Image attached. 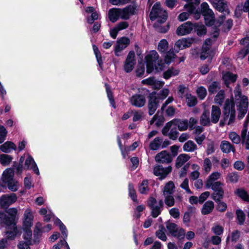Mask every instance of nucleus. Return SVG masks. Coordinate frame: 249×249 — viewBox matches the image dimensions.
<instances>
[{
    "label": "nucleus",
    "mask_w": 249,
    "mask_h": 249,
    "mask_svg": "<svg viewBox=\"0 0 249 249\" xmlns=\"http://www.w3.org/2000/svg\"><path fill=\"white\" fill-rule=\"evenodd\" d=\"M128 192L129 196L133 201L135 203H138L136 192L133 185L131 183H129L128 184Z\"/></svg>",
    "instance_id": "nucleus-35"
},
{
    "label": "nucleus",
    "mask_w": 249,
    "mask_h": 249,
    "mask_svg": "<svg viewBox=\"0 0 249 249\" xmlns=\"http://www.w3.org/2000/svg\"><path fill=\"white\" fill-rule=\"evenodd\" d=\"M249 53V48H244L241 50L237 54V58L238 59H243Z\"/></svg>",
    "instance_id": "nucleus-58"
},
{
    "label": "nucleus",
    "mask_w": 249,
    "mask_h": 249,
    "mask_svg": "<svg viewBox=\"0 0 249 249\" xmlns=\"http://www.w3.org/2000/svg\"><path fill=\"white\" fill-rule=\"evenodd\" d=\"M209 196H210V193L208 191H206V192H205L202 193L199 196V198H198L199 203L200 204H202L206 200V199L209 197Z\"/></svg>",
    "instance_id": "nucleus-63"
},
{
    "label": "nucleus",
    "mask_w": 249,
    "mask_h": 249,
    "mask_svg": "<svg viewBox=\"0 0 249 249\" xmlns=\"http://www.w3.org/2000/svg\"><path fill=\"white\" fill-rule=\"evenodd\" d=\"M159 57L157 52L155 50H152L145 56V62L146 63H155Z\"/></svg>",
    "instance_id": "nucleus-26"
},
{
    "label": "nucleus",
    "mask_w": 249,
    "mask_h": 249,
    "mask_svg": "<svg viewBox=\"0 0 249 249\" xmlns=\"http://www.w3.org/2000/svg\"><path fill=\"white\" fill-rule=\"evenodd\" d=\"M41 224L38 223L36 226L35 229L34 231V239L33 242L35 244H38L40 242V238L42 236V233L43 232L40 229Z\"/></svg>",
    "instance_id": "nucleus-20"
},
{
    "label": "nucleus",
    "mask_w": 249,
    "mask_h": 249,
    "mask_svg": "<svg viewBox=\"0 0 249 249\" xmlns=\"http://www.w3.org/2000/svg\"><path fill=\"white\" fill-rule=\"evenodd\" d=\"M238 223L240 225L243 224L245 220V214L240 210H237L236 212Z\"/></svg>",
    "instance_id": "nucleus-49"
},
{
    "label": "nucleus",
    "mask_w": 249,
    "mask_h": 249,
    "mask_svg": "<svg viewBox=\"0 0 249 249\" xmlns=\"http://www.w3.org/2000/svg\"><path fill=\"white\" fill-rule=\"evenodd\" d=\"M130 102L133 106L138 107H141L145 105L146 100L144 95L135 94L131 97Z\"/></svg>",
    "instance_id": "nucleus-12"
},
{
    "label": "nucleus",
    "mask_w": 249,
    "mask_h": 249,
    "mask_svg": "<svg viewBox=\"0 0 249 249\" xmlns=\"http://www.w3.org/2000/svg\"><path fill=\"white\" fill-rule=\"evenodd\" d=\"M151 210V215L153 218L157 217L160 214L161 210L159 207L156 206L150 208Z\"/></svg>",
    "instance_id": "nucleus-57"
},
{
    "label": "nucleus",
    "mask_w": 249,
    "mask_h": 249,
    "mask_svg": "<svg viewBox=\"0 0 249 249\" xmlns=\"http://www.w3.org/2000/svg\"><path fill=\"white\" fill-rule=\"evenodd\" d=\"M14 170L9 168L4 171L1 178L2 182L4 183L7 181H12L14 179Z\"/></svg>",
    "instance_id": "nucleus-17"
},
{
    "label": "nucleus",
    "mask_w": 249,
    "mask_h": 249,
    "mask_svg": "<svg viewBox=\"0 0 249 249\" xmlns=\"http://www.w3.org/2000/svg\"><path fill=\"white\" fill-rule=\"evenodd\" d=\"M17 196L15 194H12L11 195L5 197L4 200L5 204H12L16 202Z\"/></svg>",
    "instance_id": "nucleus-53"
},
{
    "label": "nucleus",
    "mask_w": 249,
    "mask_h": 249,
    "mask_svg": "<svg viewBox=\"0 0 249 249\" xmlns=\"http://www.w3.org/2000/svg\"><path fill=\"white\" fill-rule=\"evenodd\" d=\"M190 158L189 155L186 154H180L176 160V167L177 168L181 167Z\"/></svg>",
    "instance_id": "nucleus-21"
},
{
    "label": "nucleus",
    "mask_w": 249,
    "mask_h": 249,
    "mask_svg": "<svg viewBox=\"0 0 249 249\" xmlns=\"http://www.w3.org/2000/svg\"><path fill=\"white\" fill-rule=\"evenodd\" d=\"M149 190L147 180H143L139 186V191L141 194H146Z\"/></svg>",
    "instance_id": "nucleus-47"
},
{
    "label": "nucleus",
    "mask_w": 249,
    "mask_h": 249,
    "mask_svg": "<svg viewBox=\"0 0 249 249\" xmlns=\"http://www.w3.org/2000/svg\"><path fill=\"white\" fill-rule=\"evenodd\" d=\"M195 39L193 38H182L181 39L178 40L175 43V46L178 49L177 51L178 52L179 50L188 48L191 46Z\"/></svg>",
    "instance_id": "nucleus-11"
},
{
    "label": "nucleus",
    "mask_w": 249,
    "mask_h": 249,
    "mask_svg": "<svg viewBox=\"0 0 249 249\" xmlns=\"http://www.w3.org/2000/svg\"><path fill=\"white\" fill-rule=\"evenodd\" d=\"M193 27H194V23L190 21H187L177 28L176 33L178 36L189 34L193 31Z\"/></svg>",
    "instance_id": "nucleus-8"
},
{
    "label": "nucleus",
    "mask_w": 249,
    "mask_h": 249,
    "mask_svg": "<svg viewBox=\"0 0 249 249\" xmlns=\"http://www.w3.org/2000/svg\"><path fill=\"white\" fill-rule=\"evenodd\" d=\"M165 228L163 225L159 226V229L156 231V236L163 241H166L167 240L166 235L164 232Z\"/></svg>",
    "instance_id": "nucleus-37"
},
{
    "label": "nucleus",
    "mask_w": 249,
    "mask_h": 249,
    "mask_svg": "<svg viewBox=\"0 0 249 249\" xmlns=\"http://www.w3.org/2000/svg\"><path fill=\"white\" fill-rule=\"evenodd\" d=\"M166 228L171 236L176 238L178 241H183L185 237V231L174 223L168 221L166 223Z\"/></svg>",
    "instance_id": "nucleus-3"
},
{
    "label": "nucleus",
    "mask_w": 249,
    "mask_h": 249,
    "mask_svg": "<svg viewBox=\"0 0 249 249\" xmlns=\"http://www.w3.org/2000/svg\"><path fill=\"white\" fill-rule=\"evenodd\" d=\"M7 131L3 125H0V144L2 143L6 139Z\"/></svg>",
    "instance_id": "nucleus-54"
},
{
    "label": "nucleus",
    "mask_w": 249,
    "mask_h": 249,
    "mask_svg": "<svg viewBox=\"0 0 249 249\" xmlns=\"http://www.w3.org/2000/svg\"><path fill=\"white\" fill-rule=\"evenodd\" d=\"M197 94L200 100H203L207 95L206 89L203 86H200L196 90Z\"/></svg>",
    "instance_id": "nucleus-52"
},
{
    "label": "nucleus",
    "mask_w": 249,
    "mask_h": 249,
    "mask_svg": "<svg viewBox=\"0 0 249 249\" xmlns=\"http://www.w3.org/2000/svg\"><path fill=\"white\" fill-rule=\"evenodd\" d=\"M201 12V15L204 16L209 13H213V11L209 8L208 4L206 2H203L201 4V8L199 9Z\"/></svg>",
    "instance_id": "nucleus-42"
},
{
    "label": "nucleus",
    "mask_w": 249,
    "mask_h": 249,
    "mask_svg": "<svg viewBox=\"0 0 249 249\" xmlns=\"http://www.w3.org/2000/svg\"><path fill=\"white\" fill-rule=\"evenodd\" d=\"M247 131L248 128H247V124H246L242 130L241 136L243 143L245 144L246 148L249 149V131L248 135H247Z\"/></svg>",
    "instance_id": "nucleus-25"
},
{
    "label": "nucleus",
    "mask_w": 249,
    "mask_h": 249,
    "mask_svg": "<svg viewBox=\"0 0 249 249\" xmlns=\"http://www.w3.org/2000/svg\"><path fill=\"white\" fill-rule=\"evenodd\" d=\"M237 78V75L230 71L222 72V80L227 87H229L231 83H234Z\"/></svg>",
    "instance_id": "nucleus-13"
},
{
    "label": "nucleus",
    "mask_w": 249,
    "mask_h": 249,
    "mask_svg": "<svg viewBox=\"0 0 249 249\" xmlns=\"http://www.w3.org/2000/svg\"><path fill=\"white\" fill-rule=\"evenodd\" d=\"M234 96L231 99H227L223 104V113L225 115L224 121L227 120L230 113L232 111L236 112L235 106L236 104L238 112L237 117L242 119L248 111L249 99L247 96L242 93L240 85L238 84L233 90Z\"/></svg>",
    "instance_id": "nucleus-1"
},
{
    "label": "nucleus",
    "mask_w": 249,
    "mask_h": 249,
    "mask_svg": "<svg viewBox=\"0 0 249 249\" xmlns=\"http://www.w3.org/2000/svg\"><path fill=\"white\" fill-rule=\"evenodd\" d=\"M172 170L171 166L164 168L161 165H157L153 168V174L155 176L159 177V179L161 180L164 179Z\"/></svg>",
    "instance_id": "nucleus-6"
},
{
    "label": "nucleus",
    "mask_w": 249,
    "mask_h": 249,
    "mask_svg": "<svg viewBox=\"0 0 249 249\" xmlns=\"http://www.w3.org/2000/svg\"><path fill=\"white\" fill-rule=\"evenodd\" d=\"M218 179V171L212 173L208 178L206 182V188L212 189L214 191L215 196H213V199L216 203H218V181H214Z\"/></svg>",
    "instance_id": "nucleus-4"
},
{
    "label": "nucleus",
    "mask_w": 249,
    "mask_h": 249,
    "mask_svg": "<svg viewBox=\"0 0 249 249\" xmlns=\"http://www.w3.org/2000/svg\"><path fill=\"white\" fill-rule=\"evenodd\" d=\"M18 181H15L14 179H13L12 181H7L3 184L4 185H1L2 186H5V184H7V187L9 190L13 192H16L18 189Z\"/></svg>",
    "instance_id": "nucleus-40"
},
{
    "label": "nucleus",
    "mask_w": 249,
    "mask_h": 249,
    "mask_svg": "<svg viewBox=\"0 0 249 249\" xmlns=\"http://www.w3.org/2000/svg\"><path fill=\"white\" fill-rule=\"evenodd\" d=\"M115 26L120 31L127 28L129 26V24L127 21H121L117 24Z\"/></svg>",
    "instance_id": "nucleus-61"
},
{
    "label": "nucleus",
    "mask_w": 249,
    "mask_h": 249,
    "mask_svg": "<svg viewBox=\"0 0 249 249\" xmlns=\"http://www.w3.org/2000/svg\"><path fill=\"white\" fill-rule=\"evenodd\" d=\"M92 48L98 65L100 68L102 69L103 61L102 60L101 53L96 45L93 44L92 45Z\"/></svg>",
    "instance_id": "nucleus-30"
},
{
    "label": "nucleus",
    "mask_w": 249,
    "mask_h": 249,
    "mask_svg": "<svg viewBox=\"0 0 249 249\" xmlns=\"http://www.w3.org/2000/svg\"><path fill=\"white\" fill-rule=\"evenodd\" d=\"M136 6L135 4L128 5L125 7L120 9L121 18L122 19H129L130 17L136 14Z\"/></svg>",
    "instance_id": "nucleus-10"
},
{
    "label": "nucleus",
    "mask_w": 249,
    "mask_h": 249,
    "mask_svg": "<svg viewBox=\"0 0 249 249\" xmlns=\"http://www.w3.org/2000/svg\"><path fill=\"white\" fill-rule=\"evenodd\" d=\"M0 224H4L8 226L15 225V220L4 213H0Z\"/></svg>",
    "instance_id": "nucleus-18"
},
{
    "label": "nucleus",
    "mask_w": 249,
    "mask_h": 249,
    "mask_svg": "<svg viewBox=\"0 0 249 249\" xmlns=\"http://www.w3.org/2000/svg\"><path fill=\"white\" fill-rule=\"evenodd\" d=\"M221 150L225 153H229L230 152H235L234 146L228 141H223L220 144Z\"/></svg>",
    "instance_id": "nucleus-22"
},
{
    "label": "nucleus",
    "mask_w": 249,
    "mask_h": 249,
    "mask_svg": "<svg viewBox=\"0 0 249 249\" xmlns=\"http://www.w3.org/2000/svg\"><path fill=\"white\" fill-rule=\"evenodd\" d=\"M204 18L205 23L207 26H212L214 23V15L213 13H209L203 16Z\"/></svg>",
    "instance_id": "nucleus-36"
},
{
    "label": "nucleus",
    "mask_w": 249,
    "mask_h": 249,
    "mask_svg": "<svg viewBox=\"0 0 249 249\" xmlns=\"http://www.w3.org/2000/svg\"><path fill=\"white\" fill-rule=\"evenodd\" d=\"M172 155L166 150H163L158 153L155 157V161L159 163H169L172 161Z\"/></svg>",
    "instance_id": "nucleus-9"
},
{
    "label": "nucleus",
    "mask_w": 249,
    "mask_h": 249,
    "mask_svg": "<svg viewBox=\"0 0 249 249\" xmlns=\"http://www.w3.org/2000/svg\"><path fill=\"white\" fill-rule=\"evenodd\" d=\"M7 213H8V215L11 217L13 219L15 220L16 216L17 214V210L15 208H12L9 209L7 211Z\"/></svg>",
    "instance_id": "nucleus-64"
},
{
    "label": "nucleus",
    "mask_w": 249,
    "mask_h": 249,
    "mask_svg": "<svg viewBox=\"0 0 249 249\" xmlns=\"http://www.w3.org/2000/svg\"><path fill=\"white\" fill-rule=\"evenodd\" d=\"M173 125L177 126L179 131H185L187 129L189 123L187 120H181L179 119H174L172 120Z\"/></svg>",
    "instance_id": "nucleus-15"
},
{
    "label": "nucleus",
    "mask_w": 249,
    "mask_h": 249,
    "mask_svg": "<svg viewBox=\"0 0 249 249\" xmlns=\"http://www.w3.org/2000/svg\"><path fill=\"white\" fill-rule=\"evenodd\" d=\"M168 48V43L166 39H161L158 47V51L161 53H165Z\"/></svg>",
    "instance_id": "nucleus-39"
},
{
    "label": "nucleus",
    "mask_w": 249,
    "mask_h": 249,
    "mask_svg": "<svg viewBox=\"0 0 249 249\" xmlns=\"http://www.w3.org/2000/svg\"><path fill=\"white\" fill-rule=\"evenodd\" d=\"M105 86L106 88L107 96L109 101L110 104L114 108H115L116 107L115 101L114 98L113 92L110 89V87L107 83H105Z\"/></svg>",
    "instance_id": "nucleus-28"
},
{
    "label": "nucleus",
    "mask_w": 249,
    "mask_h": 249,
    "mask_svg": "<svg viewBox=\"0 0 249 249\" xmlns=\"http://www.w3.org/2000/svg\"><path fill=\"white\" fill-rule=\"evenodd\" d=\"M197 147L195 143L189 140L184 143L183 146V149L186 152H193L195 150L197 149Z\"/></svg>",
    "instance_id": "nucleus-31"
},
{
    "label": "nucleus",
    "mask_w": 249,
    "mask_h": 249,
    "mask_svg": "<svg viewBox=\"0 0 249 249\" xmlns=\"http://www.w3.org/2000/svg\"><path fill=\"white\" fill-rule=\"evenodd\" d=\"M35 163H36L35 161L31 155H28L27 159L25 160L24 164V168L26 170L31 169V167H33Z\"/></svg>",
    "instance_id": "nucleus-44"
},
{
    "label": "nucleus",
    "mask_w": 249,
    "mask_h": 249,
    "mask_svg": "<svg viewBox=\"0 0 249 249\" xmlns=\"http://www.w3.org/2000/svg\"><path fill=\"white\" fill-rule=\"evenodd\" d=\"M235 194L242 199L249 201V196L247 192L243 189H238L235 191Z\"/></svg>",
    "instance_id": "nucleus-41"
},
{
    "label": "nucleus",
    "mask_w": 249,
    "mask_h": 249,
    "mask_svg": "<svg viewBox=\"0 0 249 249\" xmlns=\"http://www.w3.org/2000/svg\"><path fill=\"white\" fill-rule=\"evenodd\" d=\"M214 208V203L212 201H206L203 205L201 209V213L204 215L211 213Z\"/></svg>",
    "instance_id": "nucleus-23"
},
{
    "label": "nucleus",
    "mask_w": 249,
    "mask_h": 249,
    "mask_svg": "<svg viewBox=\"0 0 249 249\" xmlns=\"http://www.w3.org/2000/svg\"><path fill=\"white\" fill-rule=\"evenodd\" d=\"M12 159L13 158L10 155L3 154L0 155V162L2 165H8L12 161Z\"/></svg>",
    "instance_id": "nucleus-38"
},
{
    "label": "nucleus",
    "mask_w": 249,
    "mask_h": 249,
    "mask_svg": "<svg viewBox=\"0 0 249 249\" xmlns=\"http://www.w3.org/2000/svg\"><path fill=\"white\" fill-rule=\"evenodd\" d=\"M213 232L215 234V236H213L210 239L211 243L213 245H218V224H215L212 228Z\"/></svg>",
    "instance_id": "nucleus-43"
},
{
    "label": "nucleus",
    "mask_w": 249,
    "mask_h": 249,
    "mask_svg": "<svg viewBox=\"0 0 249 249\" xmlns=\"http://www.w3.org/2000/svg\"><path fill=\"white\" fill-rule=\"evenodd\" d=\"M169 92V89L165 88L160 90L159 93H157L156 92V97L158 100L159 99L163 100L167 97Z\"/></svg>",
    "instance_id": "nucleus-48"
},
{
    "label": "nucleus",
    "mask_w": 249,
    "mask_h": 249,
    "mask_svg": "<svg viewBox=\"0 0 249 249\" xmlns=\"http://www.w3.org/2000/svg\"><path fill=\"white\" fill-rule=\"evenodd\" d=\"M212 122L215 124L218 122V106H213L212 107Z\"/></svg>",
    "instance_id": "nucleus-45"
},
{
    "label": "nucleus",
    "mask_w": 249,
    "mask_h": 249,
    "mask_svg": "<svg viewBox=\"0 0 249 249\" xmlns=\"http://www.w3.org/2000/svg\"><path fill=\"white\" fill-rule=\"evenodd\" d=\"M176 129V128L175 129L173 128L171 129L168 135L169 138L172 140H176L179 134Z\"/></svg>",
    "instance_id": "nucleus-62"
},
{
    "label": "nucleus",
    "mask_w": 249,
    "mask_h": 249,
    "mask_svg": "<svg viewBox=\"0 0 249 249\" xmlns=\"http://www.w3.org/2000/svg\"><path fill=\"white\" fill-rule=\"evenodd\" d=\"M194 27H193V29L195 32L196 33V34L199 36H204L207 33V29L206 27L201 24H199L198 23H194Z\"/></svg>",
    "instance_id": "nucleus-24"
},
{
    "label": "nucleus",
    "mask_w": 249,
    "mask_h": 249,
    "mask_svg": "<svg viewBox=\"0 0 249 249\" xmlns=\"http://www.w3.org/2000/svg\"><path fill=\"white\" fill-rule=\"evenodd\" d=\"M200 123L203 126H207L210 124V111L209 110L204 109L200 117Z\"/></svg>",
    "instance_id": "nucleus-27"
},
{
    "label": "nucleus",
    "mask_w": 249,
    "mask_h": 249,
    "mask_svg": "<svg viewBox=\"0 0 249 249\" xmlns=\"http://www.w3.org/2000/svg\"><path fill=\"white\" fill-rule=\"evenodd\" d=\"M130 40L128 37L123 36L118 38L114 48V53L116 56H119L118 53L124 49L130 44Z\"/></svg>",
    "instance_id": "nucleus-7"
},
{
    "label": "nucleus",
    "mask_w": 249,
    "mask_h": 249,
    "mask_svg": "<svg viewBox=\"0 0 249 249\" xmlns=\"http://www.w3.org/2000/svg\"><path fill=\"white\" fill-rule=\"evenodd\" d=\"M162 141V138L160 137L155 138L154 140L150 143L149 148L152 150L158 149L160 147Z\"/></svg>",
    "instance_id": "nucleus-32"
},
{
    "label": "nucleus",
    "mask_w": 249,
    "mask_h": 249,
    "mask_svg": "<svg viewBox=\"0 0 249 249\" xmlns=\"http://www.w3.org/2000/svg\"><path fill=\"white\" fill-rule=\"evenodd\" d=\"M179 73L178 70L175 69L174 67H171L168 69L167 71L163 73V77L165 79H169L173 76H177Z\"/></svg>",
    "instance_id": "nucleus-29"
},
{
    "label": "nucleus",
    "mask_w": 249,
    "mask_h": 249,
    "mask_svg": "<svg viewBox=\"0 0 249 249\" xmlns=\"http://www.w3.org/2000/svg\"><path fill=\"white\" fill-rule=\"evenodd\" d=\"M187 105L189 107H195L197 103V98L192 95L191 93H186L185 95Z\"/></svg>",
    "instance_id": "nucleus-34"
},
{
    "label": "nucleus",
    "mask_w": 249,
    "mask_h": 249,
    "mask_svg": "<svg viewBox=\"0 0 249 249\" xmlns=\"http://www.w3.org/2000/svg\"><path fill=\"white\" fill-rule=\"evenodd\" d=\"M175 185L172 181H170L166 183L163 190V195H172L174 192Z\"/></svg>",
    "instance_id": "nucleus-33"
},
{
    "label": "nucleus",
    "mask_w": 249,
    "mask_h": 249,
    "mask_svg": "<svg viewBox=\"0 0 249 249\" xmlns=\"http://www.w3.org/2000/svg\"><path fill=\"white\" fill-rule=\"evenodd\" d=\"M165 204L168 207H172L175 204V199L171 195L167 196L164 199Z\"/></svg>",
    "instance_id": "nucleus-56"
},
{
    "label": "nucleus",
    "mask_w": 249,
    "mask_h": 249,
    "mask_svg": "<svg viewBox=\"0 0 249 249\" xmlns=\"http://www.w3.org/2000/svg\"><path fill=\"white\" fill-rule=\"evenodd\" d=\"M125 61H128L136 64L135 54L134 51H130L126 57Z\"/></svg>",
    "instance_id": "nucleus-60"
},
{
    "label": "nucleus",
    "mask_w": 249,
    "mask_h": 249,
    "mask_svg": "<svg viewBox=\"0 0 249 249\" xmlns=\"http://www.w3.org/2000/svg\"><path fill=\"white\" fill-rule=\"evenodd\" d=\"M170 214L174 218L178 219L180 215L179 209L177 208H173L169 210Z\"/></svg>",
    "instance_id": "nucleus-59"
},
{
    "label": "nucleus",
    "mask_w": 249,
    "mask_h": 249,
    "mask_svg": "<svg viewBox=\"0 0 249 249\" xmlns=\"http://www.w3.org/2000/svg\"><path fill=\"white\" fill-rule=\"evenodd\" d=\"M148 114L151 116L154 114L159 105V101L156 97V91L149 93L147 96Z\"/></svg>",
    "instance_id": "nucleus-5"
},
{
    "label": "nucleus",
    "mask_w": 249,
    "mask_h": 249,
    "mask_svg": "<svg viewBox=\"0 0 249 249\" xmlns=\"http://www.w3.org/2000/svg\"><path fill=\"white\" fill-rule=\"evenodd\" d=\"M161 4L160 2H156L152 7L149 14V18L151 21L156 20L158 18H160L159 14L161 13Z\"/></svg>",
    "instance_id": "nucleus-14"
},
{
    "label": "nucleus",
    "mask_w": 249,
    "mask_h": 249,
    "mask_svg": "<svg viewBox=\"0 0 249 249\" xmlns=\"http://www.w3.org/2000/svg\"><path fill=\"white\" fill-rule=\"evenodd\" d=\"M172 125H173V120L168 122L165 124V126L163 127L161 131L162 133L164 136H168L169 134L168 131Z\"/></svg>",
    "instance_id": "nucleus-55"
},
{
    "label": "nucleus",
    "mask_w": 249,
    "mask_h": 249,
    "mask_svg": "<svg viewBox=\"0 0 249 249\" xmlns=\"http://www.w3.org/2000/svg\"><path fill=\"white\" fill-rule=\"evenodd\" d=\"M18 233V229L16 227H14L13 230L9 231H8L6 232V234H7L6 239L13 240L15 239Z\"/></svg>",
    "instance_id": "nucleus-46"
},
{
    "label": "nucleus",
    "mask_w": 249,
    "mask_h": 249,
    "mask_svg": "<svg viewBox=\"0 0 249 249\" xmlns=\"http://www.w3.org/2000/svg\"><path fill=\"white\" fill-rule=\"evenodd\" d=\"M120 8H113L108 11V18L112 22L116 21L121 18Z\"/></svg>",
    "instance_id": "nucleus-16"
},
{
    "label": "nucleus",
    "mask_w": 249,
    "mask_h": 249,
    "mask_svg": "<svg viewBox=\"0 0 249 249\" xmlns=\"http://www.w3.org/2000/svg\"><path fill=\"white\" fill-rule=\"evenodd\" d=\"M229 138L232 142L235 144H238L240 143L241 139L240 136L234 132H231L230 133Z\"/></svg>",
    "instance_id": "nucleus-51"
},
{
    "label": "nucleus",
    "mask_w": 249,
    "mask_h": 249,
    "mask_svg": "<svg viewBox=\"0 0 249 249\" xmlns=\"http://www.w3.org/2000/svg\"><path fill=\"white\" fill-rule=\"evenodd\" d=\"M219 12L222 14L219 15V27L223 32L229 31L232 26V20L229 19L224 20L226 16L230 13V10L227 5V2L224 0H219Z\"/></svg>",
    "instance_id": "nucleus-2"
},
{
    "label": "nucleus",
    "mask_w": 249,
    "mask_h": 249,
    "mask_svg": "<svg viewBox=\"0 0 249 249\" xmlns=\"http://www.w3.org/2000/svg\"><path fill=\"white\" fill-rule=\"evenodd\" d=\"M17 146L15 144L10 141H7L0 146V150L5 153H9L11 150H16Z\"/></svg>",
    "instance_id": "nucleus-19"
},
{
    "label": "nucleus",
    "mask_w": 249,
    "mask_h": 249,
    "mask_svg": "<svg viewBox=\"0 0 249 249\" xmlns=\"http://www.w3.org/2000/svg\"><path fill=\"white\" fill-rule=\"evenodd\" d=\"M135 64H136L135 63H132L125 60L124 65V71L127 73L131 72L133 70Z\"/></svg>",
    "instance_id": "nucleus-50"
}]
</instances>
